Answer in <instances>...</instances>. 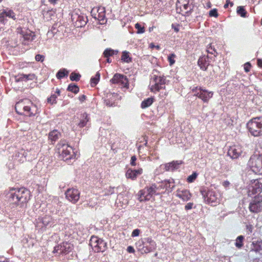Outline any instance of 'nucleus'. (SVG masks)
I'll list each match as a JSON object with an SVG mask.
<instances>
[{
    "label": "nucleus",
    "mask_w": 262,
    "mask_h": 262,
    "mask_svg": "<svg viewBox=\"0 0 262 262\" xmlns=\"http://www.w3.org/2000/svg\"><path fill=\"white\" fill-rule=\"evenodd\" d=\"M138 196V199L140 202L148 200L146 199V197L147 196V191L146 192L145 191H140L139 192Z\"/></svg>",
    "instance_id": "obj_26"
},
{
    "label": "nucleus",
    "mask_w": 262,
    "mask_h": 262,
    "mask_svg": "<svg viewBox=\"0 0 262 262\" xmlns=\"http://www.w3.org/2000/svg\"><path fill=\"white\" fill-rule=\"evenodd\" d=\"M80 75L79 74L73 73L70 76V79L72 80L77 81L79 80Z\"/></svg>",
    "instance_id": "obj_37"
},
{
    "label": "nucleus",
    "mask_w": 262,
    "mask_h": 262,
    "mask_svg": "<svg viewBox=\"0 0 262 262\" xmlns=\"http://www.w3.org/2000/svg\"><path fill=\"white\" fill-rule=\"evenodd\" d=\"M135 28L138 30L137 33H143L145 31L144 27H141V26L138 23H137L135 25Z\"/></svg>",
    "instance_id": "obj_33"
},
{
    "label": "nucleus",
    "mask_w": 262,
    "mask_h": 262,
    "mask_svg": "<svg viewBox=\"0 0 262 262\" xmlns=\"http://www.w3.org/2000/svg\"><path fill=\"white\" fill-rule=\"evenodd\" d=\"M60 135V133L58 132L57 130H53L52 132L50 133L49 135V138L51 141H55L59 138Z\"/></svg>",
    "instance_id": "obj_21"
},
{
    "label": "nucleus",
    "mask_w": 262,
    "mask_h": 262,
    "mask_svg": "<svg viewBox=\"0 0 262 262\" xmlns=\"http://www.w3.org/2000/svg\"><path fill=\"white\" fill-rule=\"evenodd\" d=\"M57 93L59 94V90L57 91Z\"/></svg>",
    "instance_id": "obj_60"
},
{
    "label": "nucleus",
    "mask_w": 262,
    "mask_h": 262,
    "mask_svg": "<svg viewBox=\"0 0 262 262\" xmlns=\"http://www.w3.org/2000/svg\"><path fill=\"white\" fill-rule=\"evenodd\" d=\"M79 100L81 101H83L85 100V96L84 95H82L81 96L79 97Z\"/></svg>",
    "instance_id": "obj_51"
},
{
    "label": "nucleus",
    "mask_w": 262,
    "mask_h": 262,
    "mask_svg": "<svg viewBox=\"0 0 262 262\" xmlns=\"http://www.w3.org/2000/svg\"><path fill=\"white\" fill-rule=\"evenodd\" d=\"M151 30H152V29L151 28H149V31H150Z\"/></svg>",
    "instance_id": "obj_62"
},
{
    "label": "nucleus",
    "mask_w": 262,
    "mask_h": 262,
    "mask_svg": "<svg viewBox=\"0 0 262 262\" xmlns=\"http://www.w3.org/2000/svg\"><path fill=\"white\" fill-rule=\"evenodd\" d=\"M153 103V98H148L142 101L141 103V107L145 108L150 106Z\"/></svg>",
    "instance_id": "obj_23"
},
{
    "label": "nucleus",
    "mask_w": 262,
    "mask_h": 262,
    "mask_svg": "<svg viewBox=\"0 0 262 262\" xmlns=\"http://www.w3.org/2000/svg\"><path fill=\"white\" fill-rule=\"evenodd\" d=\"M189 3V0H178L176 4L177 10L179 9L181 11L187 12L191 9Z\"/></svg>",
    "instance_id": "obj_15"
},
{
    "label": "nucleus",
    "mask_w": 262,
    "mask_h": 262,
    "mask_svg": "<svg viewBox=\"0 0 262 262\" xmlns=\"http://www.w3.org/2000/svg\"><path fill=\"white\" fill-rule=\"evenodd\" d=\"M206 58L205 57H202L200 58L198 60V64L200 67L201 69L204 71L206 70L207 68V65L206 63Z\"/></svg>",
    "instance_id": "obj_22"
},
{
    "label": "nucleus",
    "mask_w": 262,
    "mask_h": 262,
    "mask_svg": "<svg viewBox=\"0 0 262 262\" xmlns=\"http://www.w3.org/2000/svg\"><path fill=\"white\" fill-rule=\"evenodd\" d=\"M237 13L242 17H245L246 16V11L243 7L239 6L237 8Z\"/></svg>",
    "instance_id": "obj_27"
},
{
    "label": "nucleus",
    "mask_w": 262,
    "mask_h": 262,
    "mask_svg": "<svg viewBox=\"0 0 262 262\" xmlns=\"http://www.w3.org/2000/svg\"><path fill=\"white\" fill-rule=\"evenodd\" d=\"M150 47L151 48H156V49H157L158 50H159L160 49V47L159 46H155L153 43H151L150 45Z\"/></svg>",
    "instance_id": "obj_50"
},
{
    "label": "nucleus",
    "mask_w": 262,
    "mask_h": 262,
    "mask_svg": "<svg viewBox=\"0 0 262 262\" xmlns=\"http://www.w3.org/2000/svg\"><path fill=\"white\" fill-rule=\"evenodd\" d=\"M121 60L125 62L128 63L131 61L132 58L130 57L129 52L127 51H124L122 53L121 56Z\"/></svg>",
    "instance_id": "obj_24"
},
{
    "label": "nucleus",
    "mask_w": 262,
    "mask_h": 262,
    "mask_svg": "<svg viewBox=\"0 0 262 262\" xmlns=\"http://www.w3.org/2000/svg\"><path fill=\"white\" fill-rule=\"evenodd\" d=\"M202 194L204 197L205 201L208 203H217L219 202V194L214 191L208 190L205 194L202 192Z\"/></svg>",
    "instance_id": "obj_8"
},
{
    "label": "nucleus",
    "mask_w": 262,
    "mask_h": 262,
    "mask_svg": "<svg viewBox=\"0 0 262 262\" xmlns=\"http://www.w3.org/2000/svg\"><path fill=\"white\" fill-rule=\"evenodd\" d=\"M116 52L117 53L116 51H115L112 49H107L104 51L103 54H104L105 57H107L113 55Z\"/></svg>",
    "instance_id": "obj_28"
},
{
    "label": "nucleus",
    "mask_w": 262,
    "mask_h": 262,
    "mask_svg": "<svg viewBox=\"0 0 262 262\" xmlns=\"http://www.w3.org/2000/svg\"><path fill=\"white\" fill-rule=\"evenodd\" d=\"M172 182L170 181V180H167L165 181L164 182H163V184H164V187L166 189L168 188H172L174 187L173 185H171Z\"/></svg>",
    "instance_id": "obj_34"
},
{
    "label": "nucleus",
    "mask_w": 262,
    "mask_h": 262,
    "mask_svg": "<svg viewBox=\"0 0 262 262\" xmlns=\"http://www.w3.org/2000/svg\"><path fill=\"white\" fill-rule=\"evenodd\" d=\"M36 79V76L33 74H19L15 77L16 82L25 81L26 82L32 81Z\"/></svg>",
    "instance_id": "obj_12"
},
{
    "label": "nucleus",
    "mask_w": 262,
    "mask_h": 262,
    "mask_svg": "<svg viewBox=\"0 0 262 262\" xmlns=\"http://www.w3.org/2000/svg\"><path fill=\"white\" fill-rule=\"evenodd\" d=\"M4 11H5V15L6 17H9L13 19H15V13L11 10H9L8 9H4Z\"/></svg>",
    "instance_id": "obj_25"
},
{
    "label": "nucleus",
    "mask_w": 262,
    "mask_h": 262,
    "mask_svg": "<svg viewBox=\"0 0 262 262\" xmlns=\"http://www.w3.org/2000/svg\"><path fill=\"white\" fill-rule=\"evenodd\" d=\"M6 17L5 15V11L4 9L0 11V21L3 23L5 20V17Z\"/></svg>",
    "instance_id": "obj_40"
},
{
    "label": "nucleus",
    "mask_w": 262,
    "mask_h": 262,
    "mask_svg": "<svg viewBox=\"0 0 262 262\" xmlns=\"http://www.w3.org/2000/svg\"><path fill=\"white\" fill-rule=\"evenodd\" d=\"M79 194L78 190L75 188L69 189L66 192L67 199L74 203L77 202L79 200Z\"/></svg>",
    "instance_id": "obj_9"
},
{
    "label": "nucleus",
    "mask_w": 262,
    "mask_h": 262,
    "mask_svg": "<svg viewBox=\"0 0 262 262\" xmlns=\"http://www.w3.org/2000/svg\"><path fill=\"white\" fill-rule=\"evenodd\" d=\"M50 1L52 3L55 2L56 0H50Z\"/></svg>",
    "instance_id": "obj_58"
},
{
    "label": "nucleus",
    "mask_w": 262,
    "mask_h": 262,
    "mask_svg": "<svg viewBox=\"0 0 262 262\" xmlns=\"http://www.w3.org/2000/svg\"><path fill=\"white\" fill-rule=\"evenodd\" d=\"M86 117V114H84V119L81 120L80 122L78 123V125L80 127H82L86 125V122L88 121V120L87 119Z\"/></svg>",
    "instance_id": "obj_31"
},
{
    "label": "nucleus",
    "mask_w": 262,
    "mask_h": 262,
    "mask_svg": "<svg viewBox=\"0 0 262 262\" xmlns=\"http://www.w3.org/2000/svg\"><path fill=\"white\" fill-rule=\"evenodd\" d=\"M173 29H174V30L176 32H178V31H179V29H178V28H177V27H174V28H173Z\"/></svg>",
    "instance_id": "obj_55"
},
{
    "label": "nucleus",
    "mask_w": 262,
    "mask_h": 262,
    "mask_svg": "<svg viewBox=\"0 0 262 262\" xmlns=\"http://www.w3.org/2000/svg\"><path fill=\"white\" fill-rule=\"evenodd\" d=\"M228 4L227 3L225 5L224 7L227 8L228 7Z\"/></svg>",
    "instance_id": "obj_57"
},
{
    "label": "nucleus",
    "mask_w": 262,
    "mask_h": 262,
    "mask_svg": "<svg viewBox=\"0 0 262 262\" xmlns=\"http://www.w3.org/2000/svg\"><path fill=\"white\" fill-rule=\"evenodd\" d=\"M176 196L183 201H187L190 199L191 194L188 190L179 189L176 191Z\"/></svg>",
    "instance_id": "obj_13"
},
{
    "label": "nucleus",
    "mask_w": 262,
    "mask_h": 262,
    "mask_svg": "<svg viewBox=\"0 0 262 262\" xmlns=\"http://www.w3.org/2000/svg\"><path fill=\"white\" fill-rule=\"evenodd\" d=\"M99 242L97 237H92L91 239V244H94L95 243ZM98 244H100L98 243Z\"/></svg>",
    "instance_id": "obj_47"
},
{
    "label": "nucleus",
    "mask_w": 262,
    "mask_h": 262,
    "mask_svg": "<svg viewBox=\"0 0 262 262\" xmlns=\"http://www.w3.org/2000/svg\"><path fill=\"white\" fill-rule=\"evenodd\" d=\"M249 209L252 212L257 213L262 211V196L256 197L250 203Z\"/></svg>",
    "instance_id": "obj_7"
},
{
    "label": "nucleus",
    "mask_w": 262,
    "mask_h": 262,
    "mask_svg": "<svg viewBox=\"0 0 262 262\" xmlns=\"http://www.w3.org/2000/svg\"><path fill=\"white\" fill-rule=\"evenodd\" d=\"M176 57V55L174 54H172L169 55L168 57V60L169 62L170 66H172L175 63L174 58Z\"/></svg>",
    "instance_id": "obj_35"
},
{
    "label": "nucleus",
    "mask_w": 262,
    "mask_h": 262,
    "mask_svg": "<svg viewBox=\"0 0 262 262\" xmlns=\"http://www.w3.org/2000/svg\"><path fill=\"white\" fill-rule=\"evenodd\" d=\"M200 92L195 95L201 99L204 102H207L213 95V92H208L205 90L202 89H199Z\"/></svg>",
    "instance_id": "obj_11"
},
{
    "label": "nucleus",
    "mask_w": 262,
    "mask_h": 262,
    "mask_svg": "<svg viewBox=\"0 0 262 262\" xmlns=\"http://www.w3.org/2000/svg\"><path fill=\"white\" fill-rule=\"evenodd\" d=\"M140 230L138 229H135L133 230L132 233V236L135 237L137 236L140 234Z\"/></svg>",
    "instance_id": "obj_42"
},
{
    "label": "nucleus",
    "mask_w": 262,
    "mask_h": 262,
    "mask_svg": "<svg viewBox=\"0 0 262 262\" xmlns=\"http://www.w3.org/2000/svg\"><path fill=\"white\" fill-rule=\"evenodd\" d=\"M154 84L150 87L151 91L156 92L159 91L160 90L165 88V79L161 76H157L154 80Z\"/></svg>",
    "instance_id": "obj_6"
},
{
    "label": "nucleus",
    "mask_w": 262,
    "mask_h": 262,
    "mask_svg": "<svg viewBox=\"0 0 262 262\" xmlns=\"http://www.w3.org/2000/svg\"><path fill=\"white\" fill-rule=\"evenodd\" d=\"M251 64L249 62H247L244 64V69L246 72H248L250 70Z\"/></svg>",
    "instance_id": "obj_44"
},
{
    "label": "nucleus",
    "mask_w": 262,
    "mask_h": 262,
    "mask_svg": "<svg viewBox=\"0 0 262 262\" xmlns=\"http://www.w3.org/2000/svg\"><path fill=\"white\" fill-rule=\"evenodd\" d=\"M69 91L77 93L79 91V88L76 85H70L68 88Z\"/></svg>",
    "instance_id": "obj_30"
},
{
    "label": "nucleus",
    "mask_w": 262,
    "mask_h": 262,
    "mask_svg": "<svg viewBox=\"0 0 262 262\" xmlns=\"http://www.w3.org/2000/svg\"><path fill=\"white\" fill-rule=\"evenodd\" d=\"M243 239L244 237L243 236H239L236 241V246H242Z\"/></svg>",
    "instance_id": "obj_41"
},
{
    "label": "nucleus",
    "mask_w": 262,
    "mask_h": 262,
    "mask_svg": "<svg viewBox=\"0 0 262 262\" xmlns=\"http://www.w3.org/2000/svg\"><path fill=\"white\" fill-rule=\"evenodd\" d=\"M197 174L196 173H193L192 174L189 176L187 178V181L189 183L192 182L196 178Z\"/></svg>",
    "instance_id": "obj_38"
},
{
    "label": "nucleus",
    "mask_w": 262,
    "mask_h": 262,
    "mask_svg": "<svg viewBox=\"0 0 262 262\" xmlns=\"http://www.w3.org/2000/svg\"><path fill=\"white\" fill-rule=\"evenodd\" d=\"M151 30H152V29L151 28H149V31H150Z\"/></svg>",
    "instance_id": "obj_61"
},
{
    "label": "nucleus",
    "mask_w": 262,
    "mask_h": 262,
    "mask_svg": "<svg viewBox=\"0 0 262 262\" xmlns=\"http://www.w3.org/2000/svg\"><path fill=\"white\" fill-rule=\"evenodd\" d=\"M35 59L36 61H43V60L44 59V57L41 55L38 54V55H36Z\"/></svg>",
    "instance_id": "obj_46"
},
{
    "label": "nucleus",
    "mask_w": 262,
    "mask_h": 262,
    "mask_svg": "<svg viewBox=\"0 0 262 262\" xmlns=\"http://www.w3.org/2000/svg\"><path fill=\"white\" fill-rule=\"evenodd\" d=\"M126 250L129 253L134 252V249L132 247H128Z\"/></svg>",
    "instance_id": "obj_48"
},
{
    "label": "nucleus",
    "mask_w": 262,
    "mask_h": 262,
    "mask_svg": "<svg viewBox=\"0 0 262 262\" xmlns=\"http://www.w3.org/2000/svg\"><path fill=\"white\" fill-rule=\"evenodd\" d=\"M252 191L254 193H258L261 190L262 185L261 184H260L257 181H255L252 184Z\"/></svg>",
    "instance_id": "obj_19"
},
{
    "label": "nucleus",
    "mask_w": 262,
    "mask_h": 262,
    "mask_svg": "<svg viewBox=\"0 0 262 262\" xmlns=\"http://www.w3.org/2000/svg\"><path fill=\"white\" fill-rule=\"evenodd\" d=\"M257 64L258 67L262 68V60L260 59H258L257 60Z\"/></svg>",
    "instance_id": "obj_49"
},
{
    "label": "nucleus",
    "mask_w": 262,
    "mask_h": 262,
    "mask_svg": "<svg viewBox=\"0 0 262 262\" xmlns=\"http://www.w3.org/2000/svg\"><path fill=\"white\" fill-rule=\"evenodd\" d=\"M56 98H57V96L55 95H53L50 98H49L48 99V102L51 104L55 103L56 102Z\"/></svg>",
    "instance_id": "obj_36"
},
{
    "label": "nucleus",
    "mask_w": 262,
    "mask_h": 262,
    "mask_svg": "<svg viewBox=\"0 0 262 262\" xmlns=\"http://www.w3.org/2000/svg\"><path fill=\"white\" fill-rule=\"evenodd\" d=\"M181 161H173L170 163H168L164 165L165 169L166 170H172L176 168H177L178 166L181 164Z\"/></svg>",
    "instance_id": "obj_18"
},
{
    "label": "nucleus",
    "mask_w": 262,
    "mask_h": 262,
    "mask_svg": "<svg viewBox=\"0 0 262 262\" xmlns=\"http://www.w3.org/2000/svg\"><path fill=\"white\" fill-rule=\"evenodd\" d=\"M51 11H48V12H46L45 13H44L43 14V15H44L45 17H46L47 18H48V16H47V14L49 13H51Z\"/></svg>",
    "instance_id": "obj_53"
},
{
    "label": "nucleus",
    "mask_w": 262,
    "mask_h": 262,
    "mask_svg": "<svg viewBox=\"0 0 262 262\" xmlns=\"http://www.w3.org/2000/svg\"><path fill=\"white\" fill-rule=\"evenodd\" d=\"M105 103H106V104L107 105H108V106H112V105H113V103L110 104V103H109V102H107L106 101Z\"/></svg>",
    "instance_id": "obj_54"
},
{
    "label": "nucleus",
    "mask_w": 262,
    "mask_h": 262,
    "mask_svg": "<svg viewBox=\"0 0 262 262\" xmlns=\"http://www.w3.org/2000/svg\"><path fill=\"white\" fill-rule=\"evenodd\" d=\"M68 74V71L65 70L60 71L57 74V77L58 78H61Z\"/></svg>",
    "instance_id": "obj_32"
},
{
    "label": "nucleus",
    "mask_w": 262,
    "mask_h": 262,
    "mask_svg": "<svg viewBox=\"0 0 262 262\" xmlns=\"http://www.w3.org/2000/svg\"><path fill=\"white\" fill-rule=\"evenodd\" d=\"M249 162L254 172L262 173V155L253 156L250 159Z\"/></svg>",
    "instance_id": "obj_5"
},
{
    "label": "nucleus",
    "mask_w": 262,
    "mask_h": 262,
    "mask_svg": "<svg viewBox=\"0 0 262 262\" xmlns=\"http://www.w3.org/2000/svg\"><path fill=\"white\" fill-rule=\"evenodd\" d=\"M143 250H141V252H142V253H143ZM148 250H144V252H145V253H147V252H148Z\"/></svg>",
    "instance_id": "obj_56"
},
{
    "label": "nucleus",
    "mask_w": 262,
    "mask_h": 262,
    "mask_svg": "<svg viewBox=\"0 0 262 262\" xmlns=\"http://www.w3.org/2000/svg\"><path fill=\"white\" fill-rule=\"evenodd\" d=\"M229 182L228 181H225L223 183V186L225 187H227L229 186Z\"/></svg>",
    "instance_id": "obj_52"
},
{
    "label": "nucleus",
    "mask_w": 262,
    "mask_h": 262,
    "mask_svg": "<svg viewBox=\"0 0 262 262\" xmlns=\"http://www.w3.org/2000/svg\"><path fill=\"white\" fill-rule=\"evenodd\" d=\"M20 33L25 40L32 41L34 39L35 34L30 30H21Z\"/></svg>",
    "instance_id": "obj_17"
},
{
    "label": "nucleus",
    "mask_w": 262,
    "mask_h": 262,
    "mask_svg": "<svg viewBox=\"0 0 262 262\" xmlns=\"http://www.w3.org/2000/svg\"><path fill=\"white\" fill-rule=\"evenodd\" d=\"M250 133L254 136L262 135V118L256 117L250 120L247 123Z\"/></svg>",
    "instance_id": "obj_4"
},
{
    "label": "nucleus",
    "mask_w": 262,
    "mask_h": 262,
    "mask_svg": "<svg viewBox=\"0 0 262 262\" xmlns=\"http://www.w3.org/2000/svg\"><path fill=\"white\" fill-rule=\"evenodd\" d=\"M107 61L108 62H111V60H110V59H109V58H107Z\"/></svg>",
    "instance_id": "obj_59"
},
{
    "label": "nucleus",
    "mask_w": 262,
    "mask_h": 262,
    "mask_svg": "<svg viewBox=\"0 0 262 262\" xmlns=\"http://www.w3.org/2000/svg\"><path fill=\"white\" fill-rule=\"evenodd\" d=\"M59 154L62 156L65 160L71 159H76L77 151H74L72 147L68 145L66 141L62 140L57 145Z\"/></svg>",
    "instance_id": "obj_2"
},
{
    "label": "nucleus",
    "mask_w": 262,
    "mask_h": 262,
    "mask_svg": "<svg viewBox=\"0 0 262 262\" xmlns=\"http://www.w3.org/2000/svg\"><path fill=\"white\" fill-rule=\"evenodd\" d=\"M15 109L18 114L29 116L35 114L37 111L36 107L28 99L17 102L15 105Z\"/></svg>",
    "instance_id": "obj_1"
},
{
    "label": "nucleus",
    "mask_w": 262,
    "mask_h": 262,
    "mask_svg": "<svg viewBox=\"0 0 262 262\" xmlns=\"http://www.w3.org/2000/svg\"><path fill=\"white\" fill-rule=\"evenodd\" d=\"M29 191L24 189H12L10 190L9 201L12 204H17L19 201L24 202L27 199V195Z\"/></svg>",
    "instance_id": "obj_3"
},
{
    "label": "nucleus",
    "mask_w": 262,
    "mask_h": 262,
    "mask_svg": "<svg viewBox=\"0 0 262 262\" xmlns=\"http://www.w3.org/2000/svg\"><path fill=\"white\" fill-rule=\"evenodd\" d=\"M242 152V148L238 146H233L230 147L228 155L232 159L237 158Z\"/></svg>",
    "instance_id": "obj_14"
},
{
    "label": "nucleus",
    "mask_w": 262,
    "mask_h": 262,
    "mask_svg": "<svg viewBox=\"0 0 262 262\" xmlns=\"http://www.w3.org/2000/svg\"><path fill=\"white\" fill-rule=\"evenodd\" d=\"M136 160L137 158L135 156L132 157L130 160V164L132 166H135L137 165V163L136 162Z\"/></svg>",
    "instance_id": "obj_43"
},
{
    "label": "nucleus",
    "mask_w": 262,
    "mask_h": 262,
    "mask_svg": "<svg viewBox=\"0 0 262 262\" xmlns=\"http://www.w3.org/2000/svg\"><path fill=\"white\" fill-rule=\"evenodd\" d=\"M142 173V169L139 168L137 170L128 169L126 172L125 176L127 179L135 180L137 177Z\"/></svg>",
    "instance_id": "obj_16"
},
{
    "label": "nucleus",
    "mask_w": 262,
    "mask_h": 262,
    "mask_svg": "<svg viewBox=\"0 0 262 262\" xmlns=\"http://www.w3.org/2000/svg\"><path fill=\"white\" fill-rule=\"evenodd\" d=\"M157 188L155 185H152L147 189V196L146 199L150 200L154 194L156 193Z\"/></svg>",
    "instance_id": "obj_20"
},
{
    "label": "nucleus",
    "mask_w": 262,
    "mask_h": 262,
    "mask_svg": "<svg viewBox=\"0 0 262 262\" xmlns=\"http://www.w3.org/2000/svg\"><path fill=\"white\" fill-rule=\"evenodd\" d=\"M193 203H191V202L188 203H187V204L185 205V209L186 210H190V209H192V207H193Z\"/></svg>",
    "instance_id": "obj_45"
},
{
    "label": "nucleus",
    "mask_w": 262,
    "mask_h": 262,
    "mask_svg": "<svg viewBox=\"0 0 262 262\" xmlns=\"http://www.w3.org/2000/svg\"><path fill=\"white\" fill-rule=\"evenodd\" d=\"M100 74L99 73H97L96 75V77L92 78L91 79V84L92 86H95L98 82L99 80Z\"/></svg>",
    "instance_id": "obj_29"
},
{
    "label": "nucleus",
    "mask_w": 262,
    "mask_h": 262,
    "mask_svg": "<svg viewBox=\"0 0 262 262\" xmlns=\"http://www.w3.org/2000/svg\"><path fill=\"white\" fill-rule=\"evenodd\" d=\"M111 81L113 83H119L124 87L128 88V81L126 77L119 74H116L112 79Z\"/></svg>",
    "instance_id": "obj_10"
},
{
    "label": "nucleus",
    "mask_w": 262,
    "mask_h": 262,
    "mask_svg": "<svg viewBox=\"0 0 262 262\" xmlns=\"http://www.w3.org/2000/svg\"><path fill=\"white\" fill-rule=\"evenodd\" d=\"M209 14L210 16H214L216 17L218 16L217 10L216 9H213L210 10Z\"/></svg>",
    "instance_id": "obj_39"
}]
</instances>
